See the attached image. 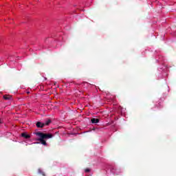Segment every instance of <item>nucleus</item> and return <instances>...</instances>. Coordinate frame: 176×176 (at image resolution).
<instances>
[{
  "label": "nucleus",
  "mask_w": 176,
  "mask_h": 176,
  "mask_svg": "<svg viewBox=\"0 0 176 176\" xmlns=\"http://www.w3.org/2000/svg\"><path fill=\"white\" fill-rule=\"evenodd\" d=\"M34 134L40 138H43V140H49L50 138H53V135L52 133H44L41 131H38L34 133Z\"/></svg>",
  "instance_id": "f257e3e1"
},
{
  "label": "nucleus",
  "mask_w": 176,
  "mask_h": 176,
  "mask_svg": "<svg viewBox=\"0 0 176 176\" xmlns=\"http://www.w3.org/2000/svg\"><path fill=\"white\" fill-rule=\"evenodd\" d=\"M37 141H39L41 144H42V145H44L45 146L47 145V143H46V140H45V139H43L42 138L37 139Z\"/></svg>",
  "instance_id": "f03ea898"
},
{
  "label": "nucleus",
  "mask_w": 176,
  "mask_h": 176,
  "mask_svg": "<svg viewBox=\"0 0 176 176\" xmlns=\"http://www.w3.org/2000/svg\"><path fill=\"white\" fill-rule=\"evenodd\" d=\"M36 125L38 129H43V127H45V123H42L41 122H37Z\"/></svg>",
  "instance_id": "7ed1b4c3"
},
{
  "label": "nucleus",
  "mask_w": 176,
  "mask_h": 176,
  "mask_svg": "<svg viewBox=\"0 0 176 176\" xmlns=\"http://www.w3.org/2000/svg\"><path fill=\"white\" fill-rule=\"evenodd\" d=\"M21 137H23V138H25L26 140L31 138V136L25 133H21Z\"/></svg>",
  "instance_id": "20e7f679"
},
{
  "label": "nucleus",
  "mask_w": 176,
  "mask_h": 176,
  "mask_svg": "<svg viewBox=\"0 0 176 176\" xmlns=\"http://www.w3.org/2000/svg\"><path fill=\"white\" fill-rule=\"evenodd\" d=\"M91 122L93 124L99 123L100 122V119H98V118H91Z\"/></svg>",
  "instance_id": "39448f33"
},
{
  "label": "nucleus",
  "mask_w": 176,
  "mask_h": 176,
  "mask_svg": "<svg viewBox=\"0 0 176 176\" xmlns=\"http://www.w3.org/2000/svg\"><path fill=\"white\" fill-rule=\"evenodd\" d=\"M3 98L4 100H12V96L10 95H4Z\"/></svg>",
  "instance_id": "423d86ee"
},
{
  "label": "nucleus",
  "mask_w": 176,
  "mask_h": 176,
  "mask_svg": "<svg viewBox=\"0 0 176 176\" xmlns=\"http://www.w3.org/2000/svg\"><path fill=\"white\" fill-rule=\"evenodd\" d=\"M52 123V120H48L44 123L45 126H49Z\"/></svg>",
  "instance_id": "0eeeda50"
},
{
  "label": "nucleus",
  "mask_w": 176,
  "mask_h": 176,
  "mask_svg": "<svg viewBox=\"0 0 176 176\" xmlns=\"http://www.w3.org/2000/svg\"><path fill=\"white\" fill-rule=\"evenodd\" d=\"M85 171L86 173H90V169H89V168H86V169L85 170Z\"/></svg>",
  "instance_id": "6e6552de"
},
{
  "label": "nucleus",
  "mask_w": 176,
  "mask_h": 176,
  "mask_svg": "<svg viewBox=\"0 0 176 176\" xmlns=\"http://www.w3.org/2000/svg\"><path fill=\"white\" fill-rule=\"evenodd\" d=\"M2 123V120L0 119V124Z\"/></svg>",
  "instance_id": "1a4fd4ad"
}]
</instances>
